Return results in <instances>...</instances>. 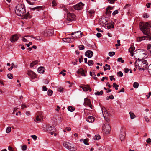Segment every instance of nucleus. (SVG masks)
Segmentation results:
<instances>
[{
  "label": "nucleus",
  "instance_id": "1",
  "mask_svg": "<svg viewBox=\"0 0 151 151\" xmlns=\"http://www.w3.org/2000/svg\"><path fill=\"white\" fill-rule=\"evenodd\" d=\"M139 27L141 30L144 34L146 36L141 37H139L137 38V41L138 42H141L145 40H151V33H150V29L151 28V23L147 22L145 24L141 23Z\"/></svg>",
  "mask_w": 151,
  "mask_h": 151
},
{
  "label": "nucleus",
  "instance_id": "2",
  "mask_svg": "<svg viewBox=\"0 0 151 151\" xmlns=\"http://www.w3.org/2000/svg\"><path fill=\"white\" fill-rule=\"evenodd\" d=\"M24 5L19 4L16 7L15 12L17 15L23 16L24 18L27 19L28 17L29 13L28 12L27 14H25L26 11Z\"/></svg>",
  "mask_w": 151,
  "mask_h": 151
},
{
  "label": "nucleus",
  "instance_id": "3",
  "mask_svg": "<svg viewBox=\"0 0 151 151\" xmlns=\"http://www.w3.org/2000/svg\"><path fill=\"white\" fill-rule=\"evenodd\" d=\"M135 64L136 66L138 67L139 70H142L146 69L148 65L147 60L139 58L135 62Z\"/></svg>",
  "mask_w": 151,
  "mask_h": 151
},
{
  "label": "nucleus",
  "instance_id": "4",
  "mask_svg": "<svg viewBox=\"0 0 151 151\" xmlns=\"http://www.w3.org/2000/svg\"><path fill=\"white\" fill-rule=\"evenodd\" d=\"M106 121L107 122L103 124L102 127V131L104 133L107 134L109 133L111 129L110 127L109 124V119H107V120L106 119Z\"/></svg>",
  "mask_w": 151,
  "mask_h": 151
},
{
  "label": "nucleus",
  "instance_id": "5",
  "mask_svg": "<svg viewBox=\"0 0 151 151\" xmlns=\"http://www.w3.org/2000/svg\"><path fill=\"white\" fill-rule=\"evenodd\" d=\"M64 147L71 151H74L77 150V148L74 145L67 142H64L63 144Z\"/></svg>",
  "mask_w": 151,
  "mask_h": 151
},
{
  "label": "nucleus",
  "instance_id": "6",
  "mask_svg": "<svg viewBox=\"0 0 151 151\" xmlns=\"http://www.w3.org/2000/svg\"><path fill=\"white\" fill-rule=\"evenodd\" d=\"M76 17V15L73 13L68 12L67 14V23L74 20Z\"/></svg>",
  "mask_w": 151,
  "mask_h": 151
},
{
  "label": "nucleus",
  "instance_id": "7",
  "mask_svg": "<svg viewBox=\"0 0 151 151\" xmlns=\"http://www.w3.org/2000/svg\"><path fill=\"white\" fill-rule=\"evenodd\" d=\"M82 34L81 31H78L72 32L70 35H74V36H72L73 38H78L81 37Z\"/></svg>",
  "mask_w": 151,
  "mask_h": 151
},
{
  "label": "nucleus",
  "instance_id": "8",
  "mask_svg": "<svg viewBox=\"0 0 151 151\" xmlns=\"http://www.w3.org/2000/svg\"><path fill=\"white\" fill-rule=\"evenodd\" d=\"M107 19L106 18L103 17L99 19V24L102 27L106 26L107 23Z\"/></svg>",
  "mask_w": 151,
  "mask_h": 151
},
{
  "label": "nucleus",
  "instance_id": "9",
  "mask_svg": "<svg viewBox=\"0 0 151 151\" xmlns=\"http://www.w3.org/2000/svg\"><path fill=\"white\" fill-rule=\"evenodd\" d=\"M84 105L85 106H88L91 109H92V106L91 104L90 100L87 98H85L84 99Z\"/></svg>",
  "mask_w": 151,
  "mask_h": 151
},
{
  "label": "nucleus",
  "instance_id": "10",
  "mask_svg": "<svg viewBox=\"0 0 151 151\" xmlns=\"http://www.w3.org/2000/svg\"><path fill=\"white\" fill-rule=\"evenodd\" d=\"M83 4L81 2H80L77 4L76 5H74L73 6V8L74 9L76 10H81L82 9L83 7Z\"/></svg>",
  "mask_w": 151,
  "mask_h": 151
},
{
  "label": "nucleus",
  "instance_id": "11",
  "mask_svg": "<svg viewBox=\"0 0 151 151\" xmlns=\"http://www.w3.org/2000/svg\"><path fill=\"white\" fill-rule=\"evenodd\" d=\"M125 136V132L124 131V129H122L120 130V133L119 135V138L121 141L124 139Z\"/></svg>",
  "mask_w": 151,
  "mask_h": 151
},
{
  "label": "nucleus",
  "instance_id": "12",
  "mask_svg": "<svg viewBox=\"0 0 151 151\" xmlns=\"http://www.w3.org/2000/svg\"><path fill=\"white\" fill-rule=\"evenodd\" d=\"M46 131L49 132L51 131L55 132V128L54 126H52L49 125H47L46 126Z\"/></svg>",
  "mask_w": 151,
  "mask_h": 151
},
{
  "label": "nucleus",
  "instance_id": "13",
  "mask_svg": "<svg viewBox=\"0 0 151 151\" xmlns=\"http://www.w3.org/2000/svg\"><path fill=\"white\" fill-rule=\"evenodd\" d=\"M27 74L32 79H35L36 78V74L32 71H28Z\"/></svg>",
  "mask_w": 151,
  "mask_h": 151
},
{
  "label": "nucleus",
  "instance_id": "14",
  "mask_svg": "<svg viewBox=\"0 0 151 151\" xmlns=\"http://www.w3.org/2000/svg\"><path fill=\"white\" fill-rule=\"evenodd\" d=\"M19 38L18 35H13L10 38V40L11 42H14L17 41Z\"/></svg>",
  "mask_w": 151,
  "mask_h": 151
},
{
  "label": "nucleus",
  "instance_id": "15",
  "mask_svg": "<svg viewBox=\"0 0 151 151\" xmlns=\"http://www.w3.org/2000/svg\"><path fill=\"white\" fill-rule=\"evenodd\" d=\"M113 7H111L110 6H108L106 9V14L107 16L110 15L111 13V10L113 9Z\"/></svg>",
  "mask_w": 151,
  "mask_h": 151
},
{
  "label": "nucleus",
  "instance_id": "16",
  "mask_svg": "<svg viewBox=\"0 0 151 151\" xmlns=\"http://www.w3.org/2000/svg\"><path fill=\"white\" fill-rule=\"evenodd\" d=\"M93 55V52L91 50H87L85 53V56L89 58H91Z\"/></svg>",
  "mask_w": 151,
  "mask_h": 151
},
{
  "label": "nucleus",
  "instance_id": "17",
  "mask_svg": "<svg viewBox=\"0 0 151 151\" xmlns=\"http://www.w3.org/2000/svg\"><path fill=\"white\" fill-rule=\"evenodd\" d=\"M63 40L64 42L70 43L74 41V39L73 38L67 37L63 38Z\"/></svg>",
  "mask_w": 151,
  "mask_h": 151
},
{
  "label": "nucleus",
  "instance_id": "18",
  "mask_svg": "<svg viewBox=\"0 0 151 151\" xmlns=\"http://www.w3.org/2000/svg\"><path fill=\"white\" fill-rule=\"evenodd\" d=\"M102 111L103 114L104 118L105 119L107 118V117L108 116V115L107 114V113L106 111L105 108L104 107L102 108Z\"/></svg>",
  "mask_w": 151,
  "mask_h": 151
},
{
  "label": "nucleus",
  "instance_id": "19",
  "mask_svg": "<svg viewBox=\"0 0 151 151\" xmlns=\"http://www.w3.org/2000/svg\"><path fill=\"white\" fill-rule=\"evenodd\" d=\"M80 87L85 91H88V90L90 91H91V88L89 87V86L88 85L84 87L81 86Z\"/></svg>",
  "mask_w": 151,
  "mask_h": 151
},
{
  "label": "nucleus",
  "instance_id": "20",
  "mask_svg": "<svg viewBox=\"0 0 151 151\" xmlns=\"http://www.w3.org/2000/svg\"><path fill=\"white\" fill-rule=\"evenodd\" d=\"M77 73L78 74H80L82 75L83 76H86L85 74L84 70L82 68H81L78 69V70L77 71Z\"/></svg>",
  "mask_w": 151,
  "mask_h": 151
},
{
  "label": "nucleus",
  "instance_id": "21",
  "mask_svg": "<svg viewBox=\"0 0 151 151\" xmlns=\"http://www.w3.org/2000/svg\"><path fill=\"white\" fill-rule=\"evenodd\" d=\"M135 49V47H134L131 46L130 47L129 49V51L131 54V56H134L135 57L134 54L133 53V51Z\"/></svg>",
  "mask_w": 151,
  "mask_h": 151
},
{
  "label": "nucleus",
  "instance_id": "22",
  "mask_svg": "<svg viewBox=\"0 0 151 151\" xmlns=\"http://www.w3.org/2000/svg\"><path fill=\"white\" fill-rule=\"evenodd\" d=\"M95 119V118L92 116H89L86 119V120L89 122H94Z\"/></svg>",
  "mask_w": 151,
  "mask_h": 151
},
{
  "label": "nucleus",
  "instance_id": "23",
  "mask_svg": "<svg viewBox=\"0 0 151 151\" xmlns=\"http://www.w3.org/2000/svg\"><path fill=\"white\" fill-rule=\"evenodd\" d=\"M45 70V69L44 67H40L38 68L37 71L40 73H43Z\"/></svg>",
  "mask_w": 151,
  "mask_h": 151
},
{
  "label": "nucleus",
  "instance_id": "24",
  "mask_svg": "<svg viewBox=\"0 0 151 151\" xmlns=\"http://www.w3.org/2000/svg\"><path fill=\"white\" fill-rule=\"evenodd\" d=\"M88 141H89L88 139H82L80 140V141H81V142L83 141L85 145H89V143L87 142Z\"/></svg>",
  "mask_w": 151,
  "mask_h": 151
},
{
  "label": "nucleus",
  "instance_id": "25",
  "mask_svg": "<svg viewBox=\"0 0 151 151\" xmlns=\"http://www.w3.org/2000/svg\"><path fill=\"white\" fill-rule=\"evenodd\" d=\"M129 114L130 115V117L131 119H133L136 118V116L131 111L129 112Z\"/></svg>",
  "mask_w": 151,
  "mask_h": 151
},
{
  "label": "nucleus",
  "instance_id": "26",
  "mask_svg": "<svg viewBox=\"0 0 151 151\" xmlns=\"http://www.w3.org/2000/svg\"><path fill=\"white\" fill-rule=\"evenodd\" d=\"M53 33V31L52 30L49 29L48 30L47 33V35L50 36L52 35Z\"/></svg>",
  "mask_w": 151,
  "mask_h": 151
},
{
  "label": "nucleus",
  "instance_id": "27",
  "mask_svg": "<svg viewBox=\"0 0 151 151\" xmlns=\"http://www.w3.org/2000/svg\"><path fill=\"white\" fill-rule=\"evenodd\" d=\"M105 66H105H104L103 67L104 70L106 71L107 70H109L110 69V67L109 65L107 64H106Z\"/></svg>",
  "mask_w": 151,
  "mask_h": 151
},
{
  "label": "nucleus",
  "instance_id": "28",
  "mask_svg": "<svg viewBox=\"0 0 151 151\" xmlns=\"http://www.w3.org/2000/svg\"><path fill=\"white\" fill-rule=\"evenodd\" d=\"M68 109L69 111L73 112L75 108L71 106H70L68 107Z\"/></svg>",
  "mask_w": 151,
  "mask_h": 151
},
{
  "label": "nucleus",
  "instance_id": "29",
  "mask_svg": "<svg viewBox=\"0 0 151 151\" xmlns=\"http://www.w3.org/2000/svg\"><path fill=\"white\" fill-rule=\"evenodd\" d=\"M103 91L101 90L100 92L97 91L95 93V94L96 95H101L103 94Z\"/></svg>",
  "mask_w": 151,
  "mask_h": 151
},
{
  "label": "nucleus",
  "instance_id": "30",
  "mask_svg": "<svg viewBox=\"0 0 151 151\" xmlns=\"http://www.w3.org/2000/svg\"><path fill=\"white\" fill-rule=\"evenodd\" d=\"M88 12L90 14L91 16H92L95 13V11L94 10H90L88 11Z\"/></svg>",
  "mask_w": 151,
  "mask_h": 151
},
{
  "label": "nucleus",
  "instance_id": "31",
  "mask_svg": "<svg viewBox=\"0 0 151 151\" xmlns=\"http://www.w3.org/2000/svg\"><path fill=\"white\" fill-rule=\"evenodd\" d=\"M101 139V137L99 135H96L93 137V139L95 140H98Z\"/></svg>",
  "mask_w": 151,
  "mask_h": 151
},
{
  "label": "nucleus",
  "instance_id": "32",
  "mask_svg": "<svg viewBox=\"0 0 151 151\" xmlns=\"http://www.w3.org/2000/svg\"><path fill=\"white\" fill-rule=\"evenodd\" d=\"M147 48L150 54L151 55V45L150 44H148L147 45Z\"/></svg>",
  "mask_w": 151,
  "mask_h": 151
},
{
  "label": "nucleus",
  "instance_id": "33",
  "mask_svg": "<svg viewBox=\"0 0 151 151\" xmlns=\"http://www.w3.org/2000/svg\"><path fill=\"white\" fill-rule=\"evenodd\" d=\"M139 85V83L137 82H135L133 84V86L134 88H138Z\"/></svg>",
  "mask_w": 151,
  "mask_h": 151
},
{
  "label": "nucleus",
  "instance_id": "34",
  "mask_svg": "<svg viewBox=\"0 0 151 151\" xmlns=\"http://www.w3.org/2000/svg\"><path fill=\"white\" fill-rule=\"evenodd\" d=\"M113 87L115 88V89L116 90H117L118 89L119 85H117L116 83H113Z\"/></svg>",
  "mask_w": 151,
  "mask_h": 151
},
{
  "label": "nucleus",
  "instance_id": "35",
  "mask_svg": "<svg viewBox=\"0 0 151 151\" xmlns=\"http://www.w3.org/2000/svg\"><path fill=\"white\" fill-rule=\"evenodd\" d=\"M53 93V91L51 89H49L47 91V94L48 96H51Z\"/></svg>",
  "mask_w": 151,
  "mask_h": 151
},
{
  "label": "nucleus",
  "instance_id": "36",
  "mask_svg": "<svg viewBox=\"0 0 151 151\" xmlns=\"http://www.w3.org/2000/svg\"><path fill=\"white\" fill-rule=\"evenodd\" d=\"M41 121V119L39 117V116H37L36 117V119L35 120V121L36 122H40Z\"/></svg>",
  "mask_w": 151,
  "mask_h": 151
},
{
  "label": "nucleus",
  "instance_id": "37",
  "mask_svg": "<svg viewBox=\"0 0 151 151\" xmlns=\"http://www.w3.org/2000/svg\"><path fill=\"white\" fill-rule=\"evenodd\" d=\"M7 76L8 78L10 79H12L13 78V75L11 73H9L8 74Z\"/></svg>",
  "mask_w": 151,
  "mask_h": 151
},
{
  "label": "nucleus",
  "instance_id": "38",
  "mask_svg": "<svg viewBox=\"0 0 151 151\" xmlns=\"http://www.w3.org/2000/svg\"><path fill=\"white\" fill-rule=\"evenodd\" d=\"M11 129L10 127H8L6 130V132L7 133H9L11 131Z\"/></svg>",
  "mask_w": 151,
  "mask_h": 151
},
{
  "label": "nucleus",
  "instance_id": "39",
  "mask_svg": "<svg viewBox=\"0 0 151 151\" xmlns=\"http://www.w3.org/2000/svg\"><path fill=\"white\" fill-rule=\"evenodd\" d=\"M37 61H35L31 63L30 64V67H33L37 63Z\"/></svg>",
  "mask_w": 151,
  "mask_h": 151
},
{
  "label": "nucleus",
  "instance_id": "40",
  "mask_svg": "<svg viewBox=\"0 0 151 151\" xmlns=\"http://www.w3.org/2000/svg\"><path fill=\"white\" fill-rule=\"evenodd\" d=\"M141 50L142 52H141L140 54H138L139 55H142V54L144 55L145 54H147V52H145L143 49H140V50Z\"/></svg>",
  "mask_w": 151,
  "mask_h": 151
},
{
  "label": "nucleus",
  "instance_id": "41",
  "mask_svg": "<svg viewBox=\"0 0 151 151\" xmlns=\"http://www.w3.org/2000/svg\"><path fill=\"white\" fill-rule=\"evenodd\" d=\"M27 148V146L26 145H23L21 147L22 150L23 151H25L26 150Z\"/></svg>",
  "mask_w": 151,
  "mask_h": 151
},
{
  "label": "nucleus",
  "instance_id": "42",
  "mask_svg": "<svg viewBox=\"0 0 151 151\" xmlns=\"http://www.w3.org/2000/svg\"><path fill=\"white\" fill-rule=\"evenodd\" d=\"M93 61L92 60H89L88 62V64L89 66H91L93 65Z\"/></svg>",
  "mask_w": 151,
  "mask_h": 151
},
{
  "label": "nucleus",
  "instance_id": "43",
  "mask_svg": "<svg viewBox=\"0 0 151 151\" xmlns=\"http://www.w3.org/2000/svg\"><path fill=\"white\" fill-rule=\"evenodd\" d=\"M149 16L147 13H145L143 15V17L145 18H147L149 17Z\"/></svg>",
  "mask_w": 151,
  "mask_h": 151
},
{
  "label": "nucleus",
  "instance_id": "44",
  "mask_svg": "<svg viewBox=\"0 0 151 151\" xmlns=\"http://www.w3.org/2000/svg\"><path fill=\"white\" fill-rule=\"evenodd\" d=\"M57 5L56 1L55 0H53L52 2V6L53 7Z\"/></svg>",
  "mask_w": 151,
  "mask_h": 151
},
{
  "label": "nucleus",
  "instance_id": "45",
  "mask_svg": "<svg viewBox=\"0 0 151 151\" xmlns=\"http://www.w3.org/2000/svg\"><path fill=\"white\" fill-rule=\"evenodd\" d=\"M79 48L80 50H82L84 49V46L83 45H80L79 46Z\"/></svg>",
  "mask_w": 151,
  "mask_h": 151
},
{
  "label": "nucleus",
  "instance_id": "46",
  "mask_svg": "<svg viewBox=\"0 0 151 151\" xmlns=\"http://www.w3.org/2000/svg\"><path fill=\"white\" fill-rule=\"evenodd\" d=\"M115 54V53L114 52H110L109 53V55L110 56H112L114 55Z\"/></svg>",
  "mask_w": 151,
  "mask_h": 151
},
{
  "label": "nucleus",
  "instance_id": "47",
  "mask_svg": "<svg viewBox=\"0 0 151 151\" xmlns=\"http://www.w3.org/2000/svg\"><path fill=\"white\" fill-rule=\"evenodd\" d=\"M117 61L118 62H121L122 63H123L124 62V60H122V58H118Z\"/></svg>",
  "mask_w": 151,
  "mask_h": 151
},
{
  "label": "nucleus",
  "instance_id": "48",
  "mask_svg": "<svg viewBox=\"0 0 151 151\" xmlns=\"http://www.w3.org/2000/svg\"><path fill=\"white\" fill-rule=\"evenodd\" d=\"M118 10H116L113 12L112 14L114 16L116 14H117L118 13Z\"/></svg>",
  "mask_w": 151,
  "mask_h": 151
},
{
  "label": "nucleus",
  "instance_id": "49",
  "mask_svg": "<svg viewBox=\"0 0 151 151\" xmlns=\"http://www.w3.org/2000/svg\"><path fill=\"white\" fill-rule=\"evenodd\" d=\"M58 89L59 92H63V88L62 87H60L58 88Z\"/></svg>",
  "mask_w": 151,
  "mask_h": 151
},
{
  "label": "nucleus",
  "instance_id": "50",
  "mask_svg": "<svg viewBox=\"0 0 151 151\" xmlns=\"http://www.w3.org/2000/svg\"><path fill=\"white\" fill-rule=\"evenodd\" d=\"M93 77V78L95 80H96L97 78V77L96 76V75L95 74V73H93V75L92 76Z\"/></svg>",
  "mask_w": 151,
  "mask_h": 151
},
{
  "label": "nucleus",
  "instance_id": "51",
  "mask_svg": "<svg viewBox=\"0 0 151 151\" xmlns=\"http://www.w3.org/2000/svg\"><path fill=\"white\" fill-rule=\"evenodd\" d=\"M148 71L149 72L151 73V64H150L148 68Z\"/></svg>",
  "mask_w": 151,
  "mask_h": 151
},
{
  "label": "nucleus",
  "instance_id": "52",
  "mask_svg": "<svg viewBox=\"0 0 151 151\" xmlns=\"http://www.w3.org/2000/svg\"><path fill=\"white\" fill-rule=\"evenodd\" d=\"M150 96H151V92H149L148 94L146 95L147 99H148Z\"/></svg>",
  "mask_w": 151,
  "mask_h": 151
},
{
  "label": "nucleus",
  "instance_id": "53",
  "mask_svg": "<svg viewBox=\"0 0 151 151\" xmlns=\"http://www.w3.org/2000/svg\"><path fill=\"white\" fill-rule=\"evenodd\" d=\"M31 137L35 140L37 139V137L35 135H32L31 136Z\"/></svg>",
  "mask_w": 151,
  "mask_h": 151
},
{
  "label": "nucleus",
  "instance_id": "54",
  "mask_svg": "<svg viewBox=\"0 0 151 151\" xmlns=\"http://www.w3.org/2000/svg\"><path fill=\"white\" fill-rule=\"evenodd\" d=\"M47 90L46 86H43L42 87V91H46Z\"/></svg>",
  "mask_w": 151,
  "mask_h": 151
},
{
  "label": "nucleus",
  "instance_id": "55",
  "mask_svg": "<svg viewBox=\"0 0 151 151\" xmlns=\"http://www.w3.org/2000/svg\"><path fill=\"white\" fill-rule=\"evenodd\" d=\"M118 75L120 77H122L123 76V74L121 71L119 72L118 73Z\"/></svg>",
  "mask_w": 151,
  "mask_h": 151
},
{
  "label": "nucleus",
  "instance_id": "56",
  "mask_svg": "<svg viewBox=\"0 0 151 151\" xmlns=\"http://www.w3.org/2000/svg\"><path fill=\"white\" fill-rule=\"evenodd\" d=\"M42 7V6H37V7H35L33 8H32L31 9L34 10L35 9H39V8H41Z\"/></svg>",
  "mask_w": 151,
  "mask_h": 151
},
{
  "label": "nucleus",
  "instance_id": "57",
  "mask_svg": "<svg viewBox=\"0 0 151 151\" xmlns=\"http://www.w3.org/2000/svg\"><path fill=\"white\" fill-rule=\"evenodd\" d=\"M116 0H108L109 2L111 4H113Z\"/></svg>",
  "mask_w": 151,
  "mask_h": 151
},
{
  "label": "nucleus",
  "instance_id": "58",
  "mask_svg": "<svg viewBox=\"0 0 151 151\" xmlns=\"http://www.w3.org/2000/svg\"><path fill=\"white\" fill-rule=\"evenodd\" d=\"M35 40H42L41 38H40V37L39 36H37L34 38Z\"/></svg>",
  "mask_w": 151,
  "mask_h": 151
},
{
  "label": "nucleus",
  "instance_id": "59",
  "mask_svg": "<svg viewBox=\"0 0 151 151\" xmlns=\"http://www.w3.org/2000/svg\"><path fill=\"white\" fill-rule=\"evenodd\" d=\"M27 2L29 4L31 5H33L34 3L33 2H31L29 0H26Z\"/></svg>",
  "mask_w": 151,
  "mask_h": 151
},
{
  "label": "nucleus",
  "instance_id": "60",
  "mask_svg": "<svg viewBox=\"0 0 151 151\" xmlns=\"http://www.w3.org/2000/svg\"><path fill=\"white\" fill-rule=\"evenodd\" d=\"M79 62L80 63L83 61V58H82V56H81V57L79 58Z\"/></svg>",
  "mask_w": 151,
  "mask_h": 151
},
{
  "label": "nucleus",
  "instance_id": "61",
  "mask_svg": "<svg viewBox=\"0 0 151 151\" xmlns=\"http://www.w3.org/2000/svg\"><path fill=\"white\" fill-rule=\"evenodd\" d=\"M96 36L97 37L99 38L101 37V34L100 33H97L96 34Z\"/></svg>",
  "mask_w": 151,
  "mask_h": 151
},
{
  "label": "nucleus",
  "instance_id": "62",
  "mask_svg": "<svg viewBox=\"0 0 151 151\" xmlns=\"http://www.w3.org/2000/svg\"><path fill=\"white\" fill-rule=\"evenodd\" d=\"M11 65L12 66H13V68H17V65H14V63H12Z\"/></svg>",
  "mask_w": 151,
  "mask_h": 151
},
{
  "label": "nucleus",
  "instance_id": "63",
  "mask_svg": "<svg viewBox=\"0 0 151 151\" xmlns=\"http://www.w3.org/2000/svg\"><path fill=\"white\" fill-rule=\"evenodd\" d=\"M145 119L146 121L147 122H149V119L147 118V116H145Z\"/></svg>",
  "mask_w": 151,
  "mask_h": 151
},
{
  "label": "nucleus",
  "instance_id": "64",
  "mask_svg": "<svg viewBox=\"0 0 151 151\" xmlns=\"http://www.w3.org/2000/svg\"><path fill=\"white\" fill-rule=\"evenodd\" d=\"M146 141L147 143H150L151 142V139L150 138H148L147 139Z\"/></svg>",
  "mask_w": 151,
  "mask_h": 151
}]
</instances>
